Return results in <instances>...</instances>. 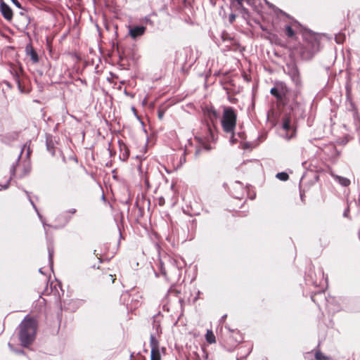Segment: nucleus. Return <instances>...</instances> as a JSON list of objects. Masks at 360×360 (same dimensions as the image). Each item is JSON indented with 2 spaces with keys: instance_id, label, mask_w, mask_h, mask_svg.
<instances>
[{
  "instance_id": "f257e3e1",
  "label": "nucleus",
  "mask_w": 360,
  "mask_h": 360,
  "mask_svg": "<svg viewBox=\"0 0 360 360\" xmlns=\"http://www.w3.org/2000/svg\"><path fill=\"white\" fill-rule=\"evenodd\" d=\"M19 339L22 346L27 347L35 339L37 323L31 318H25L20 324Z\"/></svg>"
},
{
  "instance_id": "f03ea898",
  "label": "nucleus",
  "mask_w": 360,
  "mask_h": 360,
  "mask_svg": "<svg viewBox=\"0 0 360 360\" xmlns=\"http://www.w3.org/2000/svg\"><path fill=\"white\" fill-rule=\"evenodd\" d=\"M205 131V134H198L195 136L198 145L196 146L195 155H198L203 149L210 151L213 148L212 143L214 142V136L211 126L206 123L204 124Z\"/></svg>"
},
{
  "instance_id": "7ed1b4c3",
  "label": "nucleus",
  "mask_w": 360,
  "mask_h": 360,
  "mask_svg": "<svg viewBox=\"0 0 360 360\" xmlns=\"http://www.w3.org/2000/svg\"><path fill=\"white\" fill-rule=\"evenodd\" d=\"M237 115L232 107H224L221 120V127L226 133L233 134L236 127Z\"/></svg>"
},
{
  "instance_id": "20e7f679",
  "label": "nucleus",
  "mask_w": 360,
  "mask_h": 360,
  "mask_svg": "<svg viewBox=\"0 0 360 360\" xmlns=\"http://www.w3.org/2000/svg\"><path fill=\"white\" fill-rule=\"evenodd\" d=\"M288 75L290 76L292 82L297 87H300L302 84L300 72L296 66L292 65L288 68Z\"/></svg>"
},
{
  "instance_id": "39448f33",
  "label": "nucleus",
  "mask_w": 360,
  "mask_h": 360,
  "mask_svg": "<svg viewBox=\"0 0 360 360\" xmlns=\"http://www.w3.org/2000/svg\"><path fill=\"white\" fill-rule=\"evenodd\" d=\"M288 92V88L283 82L277 84L276 87L271 89L270 93L278 99H282L283 96Z\"/></svg>"
},
{
  "instance_id": "423d86ee",
  "label": "nucleus",
  "mask_w": 360,
  "mask_h": 360,
  "mask_svg": "<svg viewBox=\"0 0 360 360\" xmlns=\"http://www.w3.org/2000/svg\"><path fill=\"white\" fill-rule=\"evenodd\" d=\"M283 130L285 131V134L283 135L285 139L290 140L295 135V130L291 126L290 120L289 117H285L283 120L282 124Z\"/></svg>"
},
{
  "instance_id": "0eeeda50",
  "label": "nucleus",
  "mask_w": 360,
  "mask_h": 360,
  "mask_svg": "<svg viewBox=\"0 0 360 360\" xmlns=\"http://www.w3.org/2000/svg\"><path fill=\"white\" fill-rule=\"evenodd\" d=\"M0 11L3 17L8 21L13 19V11L3 0L0 1Z\"/></svg>"
},
{
  "instance_id": "6e6552de",
  "label": "nucleus",
  "mask_w": 360,
  "mask_h": 360,
  "mask_svg": "<svg viewBox=\"0 0 360 360\" xmlns=\"http://www.w3.org/2000/svg\"><path fill=\"white\" fill-rule=\"evenodd\" d=\"M146 30V27L145 26H135L129 27V34L133 39H136L137 37L143 35Z\"/></svg>"
},
{
  "instance_id": "1a4fd4ad",
  "label": "nucleus",
  "mask_w": 360,
  "mask_h": 360,
  "mask_svg": "<svg viewBox=\"0 0 360 360\" xmlns=\"http://www.w3.org/2000/svg\"><path fill=\"white\" fill-rule=\"evenodd\" d=\"M31 170V164L30 161L24 162L22 167H20V172L18 176L20 178H22L30 173Z\"/></svg>"
},
{
  "instance_id": "9d476101",
  "label": "nucleus",
  "mask_w": 360,
  "mask_h": 360,
  "mask_svg": "<svg viewBox=\"0 0 360 360\" xmlns=\"http://www.w3.org/2000/svg\"><path fill=\"white\" fill-rule=\"evenodd\" d=\"M331 176L335 181L338 182L342 186L347 187L350 184V180L346 177H343L333 173H331Z\"/></svg>"
},
{
  "instance_id": "9b49d317",
  "label": "nucleus",
  "mask_w": 360,
  "mask_h": 360,
  "mask_svg": "<svg viewBox=\"0 0 360 360\" xmlns=\"http://www.w3.org/2000/svg\"><path fill=\"white\" fill-rule=\"evenodd\" d=\"M206 114H207V116L208 117L209 120L211 121V122L212 124H214V122L215 120H217L219 117L218 112L212 107L207 109Z\"/></svg>"
},
{
  "instance_id": "f8f14e48",
  "label": "nucleus",
  "mask_w": 360,
  "mask_h": 360,
  "mask_svg": "<svg viewBox=\"0 0 360 360\" xmlns=\"http://www.w3.org/2000/svg\"><path fill=\"white\" fill-rule=\"evenodd\" d=\"M150 345L151 347V352H160L159 342L153 335H150Z\"/></svg>"
},
{
  "instance_id": "ddd939ff",
  "label": "nucleus",
  "mask_w": 360,
  "mask_h": 360,
  "mask_svg": "<svg viewBox=\"0 0 360 360\" xmlns=\"http://www.w3.org/2000/svg\"><path fill=\"white\" fill-rule=\"evenodd\" d=\"M26 51L27 55H29L31 58V60L33 63H36L39 61V57L36 51L31 47V46H27L26 47Z\"/></svg>"
},
{
  "instance_id": "4468645a",
  "label": "nucleus",
  "mask_w": 360,
  "mask_h": 360,
  "mask_svg": "<svg viewBox=\"0 0 360 360\" xmlns=\"http://www.w3.org/2000/svg\"><path fill=\"white\" fill-rule=\"evenodd\" d=\"M299 25V23L297 21H294L291 25L285 26V34L289 37H292L295 34V32L292 30V27H297Z\"/></svg>"
},
{
  "instance_id": "2eb2a0df",
  "label": "nucleus",
  "mask_w": 360,
  "mask_h": 360,
  "mask_svg": "<svg viewBox=\"0 0 360 360\" xmlns=\"http://www.w3.org/2000/svg\"><path fill=\"white\" fill-rule=\"evenodd\" d=\"M25 147H26V144L24 146V148L22 149V150H21V152H20V155H18V160H17L16 163H15V164H13V165L11 166V169H10V172H11V178H10V179H11V178H12L13 176H15V174L16 167H17V166H18V161H19V160H20V157H21V155H22V152H23V150H24V148H25Z\"/></svg>"
},
{
  "instance_id": "dca6fc26",
  "label": "nucleus",
  "mask_w": 360,
  "mask_h": 360,
  "mask_svg": "<svg viewBox=\"0 0 360 360\" xmlns=\"http://www.w3.org/2000/svg\"><path fill=\"white\" fill-rule=\"evenodd\" d=\"M205 338L207 342L212 344L216 342L215 336L212 330H208L205 335Z\"/></svg>"
},
{
  "instance_id": "f3484780",
  "label": "nucleus",
  "mask_w": 360,
  "mask_h": 360,
  "mask_svg": "<svg viewBox=\"0 0 360 360\" xmlns=\"http://www.w3.org/2000/svg\"><path fill=\"white\" fill-rule=\"evenodd\" d=\"M48 252H49V264H50L51 269H53V254H54V250H53V247L51 245H48Z\"/></svg>"
},
{
  "instance_id": "a211bd4d",
  "label": "nucleus",
  "mask_w": 360,
  "mask_h": 360,
  "mask_svg": "<svg viewBox=\"0 0 360 360\" xmlns=\"http://www.w3.org/2000/svg\"><path fill=\"white\" fill-rule=\"evenodd\" d=\"M276 177L281 181H286L288 179L289 176L286 172L277 173Z\"/></svg>"
},
{
  "instance_id": "6ab92c4d",
  "label": "nucleus",
  "mask_w": 360,
  "mask_h": 360,
  "mask_svg": "<svg viewBox=\"0 0 360 360\" xmlns=\"http://www.w3.org/2000/svg\"><path fill=\"white\" fill-rule=\"evenodd\" d=\"M226 328H228V330L230 332H231L236 335L235 340H236V342H240L242 340V338L238 331H235L234 330H231L229 328H228L226 326Z\"/></svg>"
},
{
  "instance_id": "aec40b11",
  "label": "nucleus",
  "mask_w": 360,
  "mask_h": 360,
  "mask_svg": "<svg viewBox=\"0 0 360 360\" xmlns=\"http://www.w3.org/2000/svg\"><path fill=\"white\" fill-rule=\"evenodd\" d=\"M150 360H160V352H150Z\"/></svg>"
},
{
  "instance_id": "412c9836",
  "label": "nucleus",
  "mask_w": 360,
  "mask_h": 360,
  "mask_svg": "<svg viewBox=\"0 0 360 360\" xmlns=\"http://www.w3.org/2000/svg\"><path fill=\"white\" fill-rule=\"evenodd\" d=\"M315 358L316 360H326L328 359L327 356H324L321 352H317L315 354Z\"/></svg>"
},
{
  "instance_id": "4be33fe9",
  "label": "nucleus",
  "mask_w": 360,
  "mask_h": 360,
  "mask_svg": "<svg viewBox=\"0 0 360 360\" xmlns=\"http://www.w3.org/2000/svg\"><path fill=\"white\" fill-rule=\"evenodd\" d=\"M30 201L31 204L32 205L33 207L34 208V210H36V212H37V214H38L39 217L40 218V219H41V222H42V224H43V225H44V226H48V225H47V224H46L44 223V221H43L41 215L39 214V212H38V210H37V207L34 205V202H32V200L30 198Z\"/></svg>"
},
{
  "instance_id": "5701e85b",
  "label": "nucleus",
  "mask_w": 360,
  "mask_h": 360,
  "mask_svg": "<svg viewBox=\"0 0 360 360\" xmlns=\"http://www.w3.org/2000/svg\"><path fill=\"white\" fill-rule=\"evenodd\" d=\"M46 147H47V150L53 155H54V149L51 146V143L47 141L46 142Z\"/></svg>"
},
{
  "instance_id": "b1692460",
  "label": "nucleus",
  "mask_w": 360,
  "mask_h": 360,
  "mask_svg": "<svg viewBox=\"0 0 360 360\" xmlns=\"http://www.w3.org/2000/svg\"><path fill=\"white\" fill-rule=\"evenodd\" d=\"M236 15L233 13H231L229 16V21L230 23H233L236 19Z\"/></svg>"
},
{
  "instance_id": "393cba45",
  "label": "nucleus",
  "mask_w": 360,
  "mask_h": 360,
  "mask_svg": "<svg viewBox=\"0 0 360 360\" xmlns=\"http://www.w3.org/2000/svg\"><path fill=\"white\" fill-rule=\"evenodd\" d=\"M8 347H9V348H10L11 350L14 351L15 352H16V353H18V354H23V353H24V352H23L22 350H21V349H20V350H15V349H13V345H12L11 343H8Z\"/></svg>"
},
{
  "instance_id": "a878e982",
  "label": "nucleus",
  "mask_w": 360,
  "mask_h": 360,
  "mask_svg": "<svg viewBox=\"0 0 360 360\" xmlns=\"http://www.w3.org/2000/svg\"><path fill=\"white\" fill-rule=\"evenodd\" d=\"M234 184H235L236 188L243 190V185L240 181H236Z\"/></svg>"
},
{
  "instance_id": "bb28decb",
  "label": "nucleus",
  "mask_w": 360,
  "mask_h": 360,
  "mask_svg": "<svg viewBox=\"0 0 360 360\" xmlns=\"http://www.w3.org/2000/svg\"><path fill=\"white\" fill-rule=\"evenodd\" d=\"M316 51V49H313V50H311L309 51V53L308 54V56H303V57H304L305 58H311L314 54Z\"/></svg>"
},
{
  "instance_id": "cd10ccee",
  "label": "nucleus",
  "mask_w": 360,
  "mask_h": 360,
  "mask_svg": "<svg viewBox=\"0 0 360 360\" xmlns=\"http://www.w3.org/2000/svg\"><path fill=\"white\" fill-rule=\"evenodd\" d=\"M13 4L18 8H21V4L18 0H11Z\"/></svg>"
},
{
  "instance_id": "c85d7f7f",
  "label": "nucleus",
  "mask_w": 360,
  "mask_h": 360,
  "mask_svg": "<svg viewBox=\"0 0 360 360\" xmlns=\"http://www.w3.org/2000/svg\"><path fill=\"white\" fill-rule=\"evenodd\" d=\"M8 188V182H7L5 185L4 186H1L0 185V191L1 190H5V189H7Z\"/></svg>"
},
{
  "instance_id": "c756f323",
  "label": "nucleus",
  "mask_w": 360,
  "mask_h": 360,
  "mask_svg": "<svg viewBox=\"0 0 360 360\" xmlns=\"http://www.w3.org/2000/svg\"><path fill=\"white\" fill-rule=\"evenodd\" d=\"M348 213H349V207H347V208L345 210V212H344V213H343V216H344L345 217H347V216H348Z\"/></svg>"
},
{
  "instance_id": "7c9ffc66",
  "label": "nucleus",
  "mask_w": 360,
  "mask_h": 360,
  "mask_svg": "<svg viewBox=\"0 0 360 360\" xmlns=\"http://www.w3.org/2000/svg\"><path fill=\"white\" fill-rule=\"evenodd\" d=\"M76 212H77V210L75 208H72L68 211V212L71 213V214H75Z\"/></svg>"
},
{
  "instance_id": "2f4dec72",
  "label": "nucleus",
  "mask_w": 360,
  "mask_h": 360,
  "mask_svg": "<svg viewBox=\"0 0 360 360\" xmlns=\"http://www.w3.org/2000/svg\"><path fill=\"white\" fill-rule=\"evenodd\" d=\"M278 11L279 14H281V15H285V16L288 17V16L285 14V13H284V12H283V11H282L281 10H278Z\"/></svg>"
},
{
  "instance_id": "473e14b6",
  "label": "nucleus",
  "mask_w": 360,
  "mask_h": 360,
  "mask_svg": "<svg viewBox=\"0 0 360 360\" xmlns=\"http://www.w3.org/2000/svg\"><path fill=\"white\" fill-rule=\"evenodd\" d=\"M163 114H164V113H163V112L159 111V112H158V117H159V118H160V119H162V117H163Z\"/></svg>"
},
{
  "instance_id": "72a5a7b5",
  "label": "nucleus",
  "mask_w": 360,
  "mask_h": 360,
  "mask_svg": "<svg viewBox=\"0 0 360 360\" xmlns=\"http://www.w3.org/2000/svg\"><path fill=\"white\" fill-rule=\"evenodd\" d=\"M161 271H162V274L163 275H166V272H165V269H164V268H163L162 264H161Z\"/></svg>"
},
{
  "instance_id": "f704fd0d",
  "label": "nucleus",
  "mask_w": 360,
  "mask_h": 360,
  "mask_svg": "<svg viewBox=\"0 0 360 360\" xmlns=\"http://www.w3.org/2000/svg\"><path fill=\"white\" fill-rule=\"evenodd\" d=\"M16 82L18 83V88L20 89V80L18 79V78L16 79Z\"/></svg>"
},
{
  "instance_id": "c9c22d12",
  "label": "nucleus",
  "mask_w": 360,
  "mask_h": 360,
  "mask_svg": "<svg viewBox=\"0 0 360 360\" xmlns=\"http://www.w3.org/2000/svg\"><path fill=\"white\" fill-rule=\"evenodd\" d=\"M226 317V315H224L221 317V321H224L225 319V318Z\"/></svg>"
},
{
  "instance_id": "e433bc0d",
  "label": "nucleus",
  "mask_w": 360,
  "mask_h": 360,
  "mask_svg": "<svg viewBox=\"0 0 360 360\" xmlns=\"http://www.w3.org/2000/svg\"><path fill=\"white\" fill-rule=\"evenodd\" d=\"M30 150L28 149V150H27V157H29V155H30Z\"/></svg>"
},
{
  "instance_id": "4c0bfd02",
  "label": "nucleus",
  "mask_w": 360,
  "mask_h": 360,
  "mask_svg": "<svg viewBox=\"0 0 360 360\" xmlns=\"http://www.w3.org/2000/svg\"><path fill=\"white\" fill-rule=\"evenodd\" d=\"M39 273H41V274H44V273H43V271H42V269H41V268H40V269H39Z\"/></svg>"
},
{
  "instance_id": "58836bf2",
  "label": "nucleus",
  "mask_w": 360,
  "mask_h": 360,
  "mask_svg": "<svg viewBox=\"0 0 360 360\" xmlns=\"http://www.w3.org/2000/svg\"><path fill=\"white\" fill-rule=\"evenodd\" d=\"M70 219V217L68 218L65 222V224L68 223L69 220Z\"/></svg>"
},
{
  "instance_id": "ea45409f",
  "label": "nucleus",
  "mask_w": 360,
  "mask_h": 360,
  "mask_svg": "<svg viewBox=\"0 0 360 360\" xmlns=\"http://www.w3.org/2000/svg\"><path fill=\"white\" fill-rule=\"evenodd\" d=\"M234 197L236 198H240V196H239V195H234Z\"/></svg>"
},
{
  "instance_id": "a19ab883",
  "label": "nucleus",
  "mask_w": 360,
  "mask_h": 360,
  "mask_svg": "<svg viewBox=\"0 0 360 360\" xmlns=\"http://www.w3.org/2000/svg\"><path fill=\"white\" fill-rule=\"evenodd\" d=\"M231 141L233 143L234 141H233V138H231Z\"/></svg>"
}]
</instances>
